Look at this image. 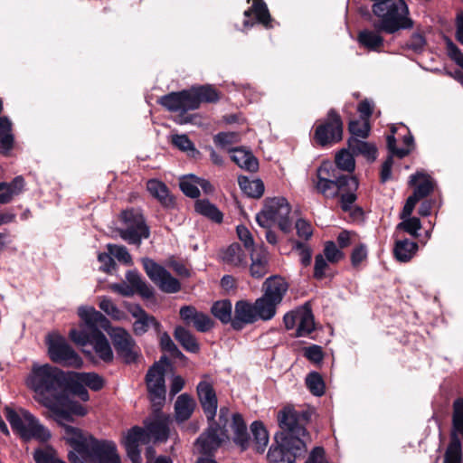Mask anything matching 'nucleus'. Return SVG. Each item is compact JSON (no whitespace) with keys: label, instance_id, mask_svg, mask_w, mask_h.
I'll return each instance as SVG.
<instances>
[{"label":"nucleus","instance_id":"nucleus-27","mask_svg":"<svg viewBox=\"0 0 463 463\" xmlns=\"http://www.w3.org/2000/svg\"><path fill=\"white\" fill-rule=\"evenodd\" d=\"M128 285L133 288L134 293L139 294L143 298L149 299L154 296L153 288L142 279L137 270H128L126 274Z\"/></svg>","mask_w":463,"mask_h":463},{"label":"nucleus","instance_id":"nucleus-34","mask_svg":"<svg viewBox=\"0 0 463 463\" xmlns=\"http://www.w3.org/2000/svg\"><path fill=\"white\" fill-rule=\"evenodd\" d=\"M147 191L156 198L163 205L169 206L173 203V198L169 195L167 186L161 181L151 179L146 184Z\"/></svg>","mask_w":463,"mask_h":463},{"label":"nucleus","instance_id":"nucleus-26","mask_svg":"<svg viewBox=\"0 0 463 463\" xmlns=\"http://www.w3.org/2000/svg\"><path fill=\"white\" fill-rule=\"evenodd\" d=\"M14 137L12 134V122L6 117L0 118V154L8 156L14 148Z\"/></svg>","mask_w":463,"mask_h":463},{"label":"nucleus","instance_id":"nucleus-31","mask_svg":"<svg viewBox=\"0 0 463 463\" xmlns=\"http://www.w3.org/2000/svg\"><path fill=\"white\" fill-rule=\"evenodd\" d=\"M418 248V243L409 239L396 241L394 256L401 262H408L416 254Z\"/></svg>","mask_w":463,"mask_h":463},{"label":"nucleus","instance_id":"nucleus-44","mask_svg":"<svg viewBox=\"0 0 463 463\" xmlns=\"http://www.w3.org/2000/svg\"><path fill=\"white\" fill-rule=\"evenodd\" d=\"M74 377L92 391H99L104 386V380L96 373H74Z\"/></svg>","mask_w":463,"mask_h":463},{"label":"nucleus","instance_id":"nucleus-41","mask_svg":"<svg viewBox=\"0 0 463 463\" xmlns=\"http://www.w3.org/2000/svg\"><path fill=\"white\" fill-rule=\"evenodd\" d=\"M250 431L257 445V451L263 452L269 442V434L263 423L259 420L253 421L250 425Z\"/></svg>","mask_w":463,"mask_h":463},{"label":"nucleus","instance_id":"nucleus-22","mask_svg":"<svg viewBox=\"0 0 463 463\" xmlns=\"http://www.w3.org/2000/svg\"><path fill=\"white\" fill-rule=\"evenodd\" d=\"M230 427L233 432V442L239 446L242 451L246 450L250 446V437L241 414L233 413L232 415Z\"/></svg>","mask_w":463,"mask_h":463},{"label":"nucleus","instance_id":"nucleus-11","mask_svg":"<svg viewBox=\"0 0 463 463\" xmlns=\"http://www.w3.org/2000/svg\"><path fill=\"white\" fill-rule=\"evenodd\" d=\"M344 123L335 109H330L326 117L320 121L314 131V141L319 146L335 145L343 139Z\"/></svg>","mask_w":463,"mask_h":463},{"label":"nucleus","instance_id":"nucleus-8","mask_svg":"<svg viewBox=\"0 0 463 463\" xmlns=\"http://www.w3.org/2000/svg\"><path fill=\"white\" fill-rule=\"evenodd\" d=\"M290 212L291 207L286 198H267L263 209L256 215V222L264 229L271 228L274 223H278L283 232L288 233L292 229Z\"/></svg>","mask_w":463,"mask_h":463},{"label":"nucleus","instance_id":"nucleus-30","mask_svg":"<svg viewBox=\"0 0 463 463\" xmlns=\"http://www.w3.org/2000/svg\"><path fill=\"white\" fill-rule=\"evenodd\" d=\"M195 407L194 400L187 393H183L177 397L175 403V411L176 420L179 421L187 420Z\"/></svg>","mask_w":463,"mask_h":463},{"label":"nucleus","instance_id":"nucleus-10","mask_svg":"<svg viewBox=\"0 0 463 463\" xmlns=\"http://www.w3.org/2000/svg\"><path fill=\"white\" fill-rule=\"evenodd\" d=\"M122 227L117 232L120 238L128 244L140 246L142 240L150 236V229L146 223L145 217L139 209H128L121 213Z\"/></svg>","mask_w":463,"mask_h":463},{"label":"nucleus","instance_id":"nucleus-12","mask_svg":"<svg viewBox=\"0 0 463 463\" xmlns=\"http://www.w3.org/2000/svg\"><path fill=\"white\" fill-rule=\"evenodd\" d=\"M109 335L118 356L124 363L130 364L137 361L140 355V348L130 333L123 327H111Z\"/></svg>","mask_w":463,"mask_h":463},{"label":"nucleus","instance_id":"nucleus-14","mask_svg":"<svg viewBox=\"0 0 463 463\" xmlns=\"http://www.w3.org/2000/svg\"><path fill=\"white\" fill-rule=\"evenodd\" d=\"M144 269L148 278L165 293H176L181 289L178 279L174 278L163 266L149 258L142 259Z\"/></svg>","mask_w":463,"mask_h":463},{"label":"nucleus","instance_id":"nucleus-46","mask_svg":"<svg viewBox=\"0 0 463 463\" xmlns=\"http://www.w3.org/2000/svg\"><path fill=\"white\" fill-rule=\"evenodd\" d=\"M156 441H165L168 438V426L165 420H156L146 425Z\"/></svg>","mask_w":463,"mask_h":463},{"label":"nucleus","instance_id":"nucleus-62","mask_svg":"<svg viewBox=\"0 0 463 463\" xmlns=\"http://www.w3.org/2000/svg\"><path fill=\"white\" fill-rule=\"evenodd\" d=\"M33 458L36 463H65L63 460L55 458L52 452L43 449H36L33 453Z\"/></svg>","mask_w":463,"mask_h":463},{"label":"nucleus","instance_id":"nucleus-6","mask_svg":"<svg viewBox=\"0 0 463 463\" xmlns=\"http://www.w3.org/2000/svg\"><path fill=\"white\" fill-rule=\"evenodd\" d=\"M358 187L359 181L356 177H338L336 180L322 178L316 183V189L326 198L339 196L340 207L345 213L351 212L353 203L357 200Z\"/></svg>","mask_w":463,"mask_h":463},{"label":"nucleus","instance_id":"nucleus-53","mask_svg":"<svg viewBox=\"0 0 463 463\" xmlns=\"http://www.w3.org/2000/svg\"><path fill=\"white\" fill-rule=\"evenodd\" d=\"M420 228H421L420 220L417 217H411V216H409L405 219H402V222H401L397 225L398 230L403 231L414 238L419 237L418 232L420 230Z\"/></svg>","mask_w":463,"mask_h":463},{"label":"nucleus","instance_id":"nucleus-18","mask_svg":"<svg viewBox=\"0 0 463 463\" xmlns=\"http://www.w3.org/2000/svg\"><path fill=\"white\" fill-rule=\"evenodd\" d=\"M179 316L186 326H193L198 332H208L214 325L207 314L198 311L194 306H183Z\"/></svg>","mask_w":463,"mask_h":463},{"label":"nucleus","instance_id":"nucleus-55","mask_svg":"<svg viewBox=\"0 0 463 463\" xmlns=\"http://www.w3.org/2000/svg\"><path fill=\"white\" fill-rule=\"evenodd\" d=\"M160 346L163 351L169 353L175 357H180L183 355L182 352L178 349L176 345L173 342L170 335L166 333L160 332Z\"/></svg>","mask_w":463,"mask_h":463},{"label":"nucleus","instance_id":"nucleus-35","mask_svg":"<svg viewBox=\"0 0 463 463\" xmlns=\"http://www.w3.org/2000/svg\"><path fill=\"white\" fill-rule=\"evenodd\" d=\"M238 183L241 191L251 198L261 197L265 190L264 184L260 179L250 180L244 175H240Z\"/></svg>","mask_w":463,"mask_h":463},{"label":"nucleus","instance_id":"nucleus-47","mask_svg":"<svg viewBox=\"0 0 463 463\" xmlns=\"http://www.w3.org/2000/svg\"><path fill=\"white\" fill-rule=\"evenodd\" d=\"M313 330L314 317L312 313L309 310L300 313L296 335L298 337L306 336Z\"/></svg>","mask_w":463,"mask_h":463},{"label":"nucleus","instance_id":"nucleus-21","mask_svg":"<svg viewBox=\"0 0 463 463\" xmlns=\"http://www.w3.org/2000/svg\"><path fill=\"white\" fill-rule=\"evenodd\" d=\"M288 283L279 276H271L262 285L263 296L279 305L288 291Z\"/></svg>","mask_w":463,"mask_h":463},{"label":"nucleus","instance_id":"nucleus-1","mask_svg":"<svg viewBox=\"0 0 463 463\" xmlns=\"http://www.w3.org/2000/svg\"><path fill=\"white\" fill-rule=\"evenodd\" d=\"M301 419L307 420L306 413L286 406L278 413L280 431L275 434L276 445L268 451L269 463H295L305 456L307 445L305 438L308 436Z\"/></svg>","mask_w":463,"mask_h":463},{"label":"nucleus","instance_id":"nucleus-42","mask_svg":"<svg viewBox=\"0 0 463 463\" xmlns=\"http://www.w3.org/2000/svg\"><path fill=\"white\" fill-rule=\"evenodd\" d=\"M461 442L456 433H452L450 442L447 448L444 463H461Z\"/></svg>","mask_w":463,"mask_h":463},{"label":"nucleus","instance_id":"nucleus-7","mask_svg":"<svg viewBox=\"0 0 463 463\" xmlns=\"http://www.w3.org/2000/svg\"><path fill=\"white\" fill-rule=\"evenodd\" d=\"M230 421V411L227 407H221L218 420H208V428L199 436L196 443L200 447V452L206 456H213L222 442L229 439L228 424Z\"/></svg>","mask_w":463,"mask_h":463},{"label":"nucleus","instance_id":"nucleus-17","mask_svg":"<svg viewBox=\"0 0 463 463\" xmlns=\"http://www.w3.org/2000/svg\"><path fill=\"white\" fill-rule=\"evenodd\" d=\"M159 103L170 112H178L181 116L189 110H194L189 90L170 92L160 98Z\"/></svg>","mask_w":463,"mask_h":463},{"label":"nucleus","instance_id":"nucleus-15","mask_svg":"<svg viewBox=\"0 0 463 463\" xmlns=\"http://www.w3.org/2000/svg\"><path fill=\"white\" fill-rule=\"evenodd\" d=\"M165 368L158 362L155 363L146 375L149 399L154 407L159 410L165 401Z\"/></svg>","mask_w":463,"mask_h":463},{"label":"nucleus","instance_id":"nucleus-56","mask_svg":"<svg viewBox=\"0 0 463 463\" xmlns=\"http://www.w3.org/2000/svg\"><path fill=\"white\" fill-rule=\"evenodd\" d=\"M324 256L331 263H336L344 258V253L334 241H326L324 248Z\"/></svg>","mask_w":463,"mask_h":463},{"label":"nucleus","instance_id":"nucleus-33","mask_svg":"<svg viewBox=\"0 0 463 463\" xmlns=\"http://www.w3.org/2000/svg\"><path fill=\"white\" fill-rule=\"evenodd\" d=\"M348 147L354 156L362 155L370 161L376 159V147L365 141H362L356 137H350L348 139Z\"/></svg>","mask_w":463,"mask_h":463},{"label":"nucleus","instance_id":"nucleus-40","mask_svg":"<svg viewBox=\"0 0 463 463\" xmlns=\"http://www.w3.org/2000/svg\"><path fill=\"white\" fill-rule=\"evenodd\" d=\"M232 302L225 299L214 302L212 306L211 312L214 317L219 319L222 324H232L233 319L232 317Z\"/></svg>","mask_w":463,"mask_h":463},{"label":"nucleus","instance_id":"nucleus-57","mask_svg":"<svg viewBox=\"0 0 463 463\" xmlns=\"http://www.w3.org/2000/svg\"><path fill=\"white\" fill-rule=\"evenodd\" d=\"M108 250L113 257L125 264H129L132 261V258L125 246L109 244Z\"/></svg>","mask_w":463,"mask_h":463},{"label":"nucleus","instance_id":"nucleus-9","mask_svg":"<svg viewBox=\"0 0 463 463\" xmlns=\"http://www.w3.org/2000/svg\"><path fill=\"white\" fill-rule=\"evenodd\" d=\"M5 417L13 430L17 432L24 440L36 439L46 441L51 437L49 430L27 411H22L21 414H18L13 409L6 407Z\"/></svg>","mask_w":463,"mask_h":463},{"label":"nucleus","instance_id":"nucleus-37","mask_svg":"<svg viewBox=\"0 0 463 463\" xmlns=\"http://www.w3.org/2000/svg\"><path fill=\"white\" fill-rule=\"evenodd\" d=\"M222 260L233 266H246V254L239 243L231 244L222 254Z\"/></svg>","mask_w":463,"mask_h":463},{"label":"nucleus","instance_id":"nucleus-54","mask_svg":"<svg viewBox=\"0 0 463 463\" xmlns=\"http://www.w3.org/2000/svg\"><path fill=\"white\" fill-rule=\"evenodd\" d=\"M171 143L184 152H195L196 149L194 147V143L190 140V138L185 134L182 135H172L171 137Z\"/></svg>","mask_w":463,"mask_h":463},{"label":"nucleus","instance_id":"nucleus-58","mask_svg":"<svg viewBox=\"0 0 463 463\" xmlns=\"http://www.w3.org/2000/svg\"><path fill=\"white\" fill-rule=\"evenodd\" d=\"M293 249L298 251L301 264L304 267L309 266L312 260V250L304 242L298 241L295 242Z\"/></svg>","mask_w":463,"mask_h":463},{"label":"nucleus","instance_id":"nucleus-19","mask_svg":"<svg viewBox=\"0 0 463 463\" xmlns=\"http://www.w3.org/2000/svg\"><path fill=\"white\" fill-rule=\"evenodd\" d=\"M197 394L207 420H214L218 400L212 384L207 382H200L197 385Z\"/></svg>","mask_w":463,"mask_h":463},{"label":"nucleus","instance_id":"nucleus-2","mask_svg":"<svg viewBox=\"0 0 463 463\" xmlns=\"http://www.w3.org/2000/svg\"><path fill=\"white\" fill-rule=\"evenodd\" d=\"M371 1L373 2V13L379 20L373 23L374 31H360L357 41L369 51L380 52L384 42L381 32L392 34L400 30L411 28L413 22L409 17L408 6L403 0Z\"/></svg>","mask_w":463,"mask_h":463},{"label":"nucleus","instance_id":"nucleus-59","mask_svg":"<svg viewBox=\"0 0 463 463\" xmlns=\"http://www.w3.org/2000/svg\"><path fill=\"white\" fill-rule=\"evenodd\" d=\"M236 232L239 239L243 242L244 247L247 250H250L251 252L256 251L254 248V240L250 232L244 225H238L236 228Z\"/></svg>","mask_w":463,"mask_h":463},{"label":"nucleus","instance_id":"nucleus-13","mask_svg":"<svg viewBox=\"0 0 463 463\" xmlns=\"http://www.w3.org/2000/svg\"><path fill=\"white\" fill-rule=\"evenodd\" d=\"M48 354L53 363L64 366L80 368L83 364L81 357L61 336H56L49 340Z\"/></svg>","mask_w":463,"mask_h":463},{"label":"nucleus","instance_id":"nucleus-52","mask_svg":"<svg viewBox=\"0 0 463 463\" xmlns=\"http://www.w3.org/2000/svg\"><path fill=\"white\" fill-rule=\"evenodd\" d=\"M348 131L352 135L351 137L366 138L370 132L369 122L362 119H352L348 124Z\"/></svg>","mask_w":463,"mask_h":463},{"label":"nucleus","instance_id":"nucleus-20","mask_svg":"<svg viewBox=\"0 0 463 463\" xmlns=\"http://www.w3.org/2000/svg\"><path fill=\"white\" fill-rule=\"evenodd\" d=\"M258 321L254 303L247 300H239L235 304L234 317L232 321V327L236 331H241L246 325L253 324Z\"/></svg>","mask_w":463,"mask_h":463},{"label":"nucleus","instance_id":"nucleus-51","mask_svg":"<svg viewBox=\"0 0 463 463\" xmlns=\"http://www.w3.org/2000/svg\"><path fill=\"white\" fill-rule=\"evenodd\" d=\"M306 383L310 392L321 396L325 392V383L318 373L312 372L306 378Z\"/></svg>","mask_w":463,"mask_h":463},{"label":"nucleus","instance_id":"nucleus-4","mask_svg":"<svg viewBox=\"0 0 463 463\" xmlns=\"http://www.w3.org/2000/svg\"><path fill=\"white\" fill-rule=\"evenodd\" d=\"M63 439L72 448L68 453L71 463H121L113 441L98 439L71 425H63Z\"/></svg>","mask_w":463,"mask_h":463},{"label":"nucleus","instance_id":"nucleus-39","mask_svg":"<svg viewBox=\"0 0 463 463\" xmlns=\"http://www.w3.org/2000/svg\"><path fill=\"white\" fill-rule=\"evenodd\" d=\"M99 307L106 315L115 321L128 320L127 313L118 308L112 299L108 297L100 298Z\"/></svg>","mask_w":463,"mask_h":463},{"label":"nucleus","instance_id":"nucleus-36","mask_svg":"<svg viewBox=\"0 0 463 463\" xmlns=\"http://www.w3.org/2000/svg\"><path fill=\"white\" fill-rule=\"evenodd\" d=\"M194 209L196 213L216 223L222 222L223 215L222 212L207 199L197 200L194 203Z\"/></svg>","mask_w":463,"mask_h":463},{"label":"nucleus","instance_id":"nucleus-29","mask_svg":"<svg viewBox=\"0 0 463 463\" xmlns=\"http://www.w3.org/2000/svg\"><path fill=\"white\" fill-rule=\"evenodd\" d=\"M250 276L254 279H261L264 277L269 270V261L266 251L263 249H260V251L250 252Z\"/></svg>","mask_w":463,"mask_h":463},{"label":"nucleus","instance_id":"nucleus-23","mask_svg":"<svg viewBox=\"0 0 463 463\" xmlns=\"http://www.w3.org/2000/svg\"><path fill=\"white\" fill-rule=\"evenodd\" d=\"M232 153V160L241 169L255 173L259 169V161L252 152L243 146L228 149Z\"/></svg>","mask_w":463,"mask_h":463},{"label":"nucleus","instance_id":"nucleus-38","mask_svg":"<svg viewBox=\"0 0 463 463\" xmlns=\"http://www.w3.org/2000/svg\"><path fill=\"white\" fill-rule=\"evenodd\" d=\"M69 393H72L78 396L83 402H87L90 400V395L85 387V384L74 377V373L71 377L67 376V387L64 397V405H66L68 402Z\"/></svg>","mask_w":463,"mask_h":463},{"label":"nucleus","instance_id":"nucleus-45","mask_svg":"<svg viewBox=\"0 0 463 463\" xmlns=\"http://www.w3.org/2000/svg\"><path fill=\"white\" fill-rule=\"evenodd\" d=\"M317 180H336L338 177H354L349 174H340V172L329 162H324L317 171Z\"/></svg>","mask_w":463,"mask_h":463},{"label":"nucleus","instance_id":"nucleus-5","mask_svg":"<svg viewBox=\"0 0 463 463\" xmlns=\"http://www.w3.org/2000/svg\"><path fill=\"white\" fill-rule=\"evenodd\" d=\"M78 315L84 323V327L81 330L71 329L69 333L71 340L81 346L88 344L91 345L95 353L102 361L106 363L112 362L113 351L101 331L110 332V321L93 307H80Z\"/></svg>","mask_w":463,"mask_h":463},{"label":"nucleus","instance_id":"nucleus-16","mask_svg":"<svg viewBox=\"0 0 463 463\" xmlns=\"http://www.w3.org/2000/svg\"><path fill=\"white\" fill-rule=\"evenodd\" d=\"M124 307L135 318L132 331L135 335L141 336L153 328L156 334H160L162 325L152 315L148 314L139 304L124 302Z\"/></svg>","mask_w":463,"mask_h":463},{"label":"nucleus","instance_id":"nucleus-43","mask_svg":"<svg viewBox=\"0 0 463 463\" xmlns=\"http://www.w3.org/2000/svg\"><path fill=\"white\" fill-rule=\"evenodd\" d=\"M335 163V165L334 166L336 167L338 171L343 170L351 174L355 168V161L353 153L345 149H342L336 154Z\"/></svg>","mask_w":463,"mask_h":463},{"label":"nucleus","instance_id":"nucleus-48","mask_svg":"<svg viewBox=\"0 0 463 463\" xmlns=\"http://www.w3.org/2000/svg\"><path fill=\"white\" fill-rule=\"evenodd\" d=\"M196 181L197 176L194 175L182 178L179 184L181 191L190 198L199 197L200 191Z\"/></svg>","mask_w":463,"mask_h":463},{"label":"nucleus","instance_id":"nucleus-32","mask_svg":"<svg viewBox=\"0 0 463 463\" xmlns=\"http://www.w3.org/2000/svg\"><path fill=\"white\" fill-rule=\"evenodd\" d=\"M254 306L258 320L269 321L276 315L279 305L262 295L255 300Z\"/></svg>","mask_w":463,"mask_h":463},{"label":"nucleus","instance_id":"nucleus-25","mask_svg":"<svg viewBox=\"0 0 463 463\" xmlns=\"http://www.w3.org/2000/svg\"><path fill=\"white\" fill-rule=\"evenodd\" d=\"M191 99L194 109H199L201 103H215L220 99L219 92L212 85L193 86L189 89Z\"/></svg>","mask_w":463,"mask_h":463},{"label":"nucleus","instance_id":"nucleus-50","mask_svg":"<svg viewBox=\"0 0 463 463\" xmlns=\"http://www.w3.org/2000/svg\"><path fill=\"white\" fill-rule=\"evenodd\" d=\"M241 141V136L238 132H220L213 137L214 144L223 149H230V145L236 144Z\"/></svg>","mask_w":463,"mask_h":463},{"label":"nucleus","instance_id":"nucleus-49","mask_svg":"<svg viewBox=\"0 0 463 463\" xmlns=\"http://www.w3.org/2000/svg\"><path fill=\"white\" fill-rule=\"evenodd\" d=\"M152 435L147 429H142L141 427L135 426L131 428L127 436L125 437L128 440H134L137 446L141 444H148L152 439Z\"/></svg>","mask_w":463,"mask_h":463},{"label":"nucleus","instance_id":"nucleus-63","mask_svg":"<svg viewBox=\"0 0 463 463\" xmlns=\"http://www.w3.org/2000/svg\"><path fill=\"white\" fill-rule=\"evenodd\" d=\"M124 445L127 450L128 457L132 461V463H141L142 458L140 455V450L138 446L135 444L134 440H128L125 439Z\"/></svg>","mask_w":463,"mask_h":463},{"label":"nucleus","instance_id":"nucleus-24","mask_svg":"<svg viewBox=\"0 0 463 463\" xmlns=\"http://www.w3.org/2000/svg\"><path fill=\"white\" fill-rule=\"evenodd\" d=\"M251 14H254L257 22L263 24L265 27L269 28L271 26V16L263 0H253L251 7L244 12L246 19L243 22V25L245 27L254 25L255 22H250L248 19Z\"/></svg>","mask_w":463,"mask_h":463},{"label":"nucleus","instance_id":"nucleus-60","mask_svg":"<svg viewBox=\"0 0 463 463\" xmlns=\"http://www.w3.org/2000/svg\"><path fill=\"white\" fill-rule=\"evenodd\" d=\"M446 50L449 57L463 69V53L450 39L446 40Z\"/></svg>","mask_w":463,"mask_h":463},{"label":"nucleus","instance_id":"nucleus-3","mask_svg":"<svg viewBox=\"0 0 463 463\" xmlns=\"http://www.w3.org/2000/svg\"><path fill=\"white\" fill-rule=\"evenodd\" d=\"M25 383L39 403L55 415L70 420V413L61 409L64 406L67 375L61 369L48 364H34Z\"/></svg>","mask_w":463,"mask_h":463},{"label":"nucleus","instance_id":"nucleus-28","mask_svg":"<svg viewBox=\"0 0 463 463\" xmlns=\"http://www.w3.org/2000/svg\"><path fill=\"white\" fill-rule=\"evenodd\" d=\"M174 336L185 351L193 354L200 351V345L196 337L185 327L182 326H176Z\"/></svg>","mask_w":463,"mask_h":463},{"label":"nucleus","instance_id":"nucleus-61","mask_svg":"<svg viewBox=\"0 0 463 463\" xmlns=\"http://www.w3.org/2000/svg\"><path fill=\"white\" fill-rule=\"evenodd\" d=\"M0 184H4L1 189H8L14 196L18 195L24 190L25 182L22 175L14 177L11 182H1Z\"/></svg>","mask_w":463,"mask_h":463},{"label":"nucleus","instance_id":"nucleus-64","mask_svg":"<svg viewBox=\"0 0 463 463\" xmlns=\"http://www.w3.org/2000/svg\"><path fill=\"white\" fill-rule=\"evenodd\" d=\"M433 184L430 180L425 179L422 183L415 186L413 195L421 200L427 197L433 191Z\"/></svg>","mask_w":463,"mask_h":463}]
</instances>
